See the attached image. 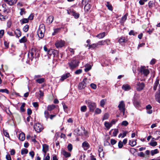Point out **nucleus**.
I'll list each match as a JSON object with an SVG mask.
<instances>
[{
  "instance_id": "obj_1",
  "label": "nucleus",
  "mask_w": 160,
  "mask_h": 160,
  "mask_svg": "<svg viewBox=\"0 0 160 160\" xmlns=\"http://www.w3.org/2000/svg\"><path fill=\"white\" fill-rule=\"evenodd\" d=\"M45 32V27L43 24H40L37 31V34L38 37L42 38L44 36Z\"/></svg>"
},
{
  "instance_id": "obj_2",
  "label": "nucleus",
  "mask_w": 160,
  "mask_h": 160,
  "mask_svg": "<svg viewBox=\"0 0 160 160\" xmlns=\"http://www.w3.org/2000/svg\"><path fill=\"white\" fill-rule=\"evenodd\" d=\"M125 105L123 101H121L119 103L118 107L119 108V110L121 113L122 112V116L124 117H126V109L125 108Z\"/></svg>"
},
{
  "instance_id": "obj_3",
  "label": "nucleus",
  "mask_w": 160,
  "mask_h": 160,
  "mask_svg": "<svg viewBox=\"0 0 160 160\" xmlns=\"http://www.w3.org/2000/svg\"><path fill=\"white\" fill-rule=\"evenodd\" d=\"M79 62L75 58H73L71 61L68 63L71 69H73L78 66Z\"/></svg>"
},
{
  "instance_id": "obj_4",
  "label": "nucleus",
  "mask_w": 160,
  "mask_h": 160,
  "mask_svg": "<svg viewBox=\"0 0 160 160\" xmlns=\"http://www.w3.org/2000/svg\"><path fill=\"white\" fill-rule=\"evenodd\" d=\"M86 104L88 105L90 112H93L94 110L96 108V104L91 101L88 100L85 101Z\"/></svg>"
},
{
  "instance_id": "obj_5",
  "label": "nucleus",
  "mask_w": 160,
  "mask_h": 160,
  "mask_svg": "<svg viewBox=\"0 0 160 160\" xmlns=\"http://www.w3.org/2000/svg\"><path fill=\"white\" fill-rule=\"evenodd\" d=\"M35 130L37 132H40L43 129L42 125L39 123H36L34 126Z\"/></svg>"
},
{
  "instance_id": "obj_6",
  "label": "nucleus",
  "mask_w": 160,
  "mask_h": 160,
  "mask_svg": "<svg viewBox=\"0 0 160 160\" xmlns=\"http://www.w3.org/2000/svg\"><path fill=\"white\" fill-rule=\"evenodd\" d=\"M139 72L142 74H143L144 75L146 76L149 73V70L147 69L145 66H141L139 70Z\"/></svg>"
},
{
  "instance_id": "obj_7",
  "label": "nucleus",
  "mask_w": 160,
  "mask_h": 160,
  "mask_svg": "<svg viewBox=\"0 0 160 160\" xmlns=\"http://www.w3.org/2000/svg\"><path fill=\"white\" fill-rule=\"evenodd\" d=\"M65 44V42L62 40L57 41L55 43V46L57 48H61L63 47Z\"/></svg>"
},
{
  "instance_id": "obj_8",
  "label": "nucleus",
  "mask_w": 160,
  "mask_h": 160,
  "mask_svg": "<svg viewBox=\"0 0 160 160\" xmlns=\"http://www.w3.org/2000/svg\"><path fill=\"white\" fill-rule=\"evenodd\" d=\"M58 53V51L54 49H51L48 51V54L50 56L53 55L54 57L57 56Z\"/></svg>"
},
{
  "instance_id": "obj_9",
  "label": "nucleus",
  "mask_w": 160,
  "mask_h": 160,
  "mask_svg": "<svg viewBox=\"0 0 160 160\" xmlns=\"http://www.w3.org/2000/svg\"><path fill=\"white\" fill-rule=\"evenodd\" d=\"M87 80L86 78H85L83 79L82 81L80 83L78 86V88L79 89H82L84 88L86 86V84L85 82V81Z\"/></svg>"
},
{
  "instance_id": "obj_10",
  "label": "nucleus",
  "mask_w": 160,
  "mask_h": 160,
  "mask_svg": "<svg viewBox=\"0 0 160 160\" xmlns=\"http://www.w3.org/2000/svg\"><path fill=\"white\" fill-rule=\"evenodd\" d=\"M144 87V84L143 82H138L137 84V89L140 91L143 89Z\"/></svg>"
},
{
  "instance_id": "obj_11",
  "label": "nucleus",
  "mask_w": 160,
  "mask_h": 160,
  "mask_svg": "<svg viewBox=\"0 0 160 160\" xmlns=\"http://www.w3.org/2000/svg\"><path fill=\"white\" fill-rule=\"evenodd\" d=\"M49 150V146L46 144H44L42 145V152L44 153V155H46V153Z\"/></svg>"
},
{
  "instance_id": "obj_12",
  "label": "nucleus",
  "mask_w": 160,
  "mask_h": 160,
  "mask_svg": "<svg viewBox=\"0 0 160 160\" xmlns=\"http://www.w3.org/2000/svg\"><path fill=\"white\" fill-rule=\"evenodd\" d=\"M71 76V75L69 72H67L62 76L60 79V80L62 81H63L65 79Z\"/></svg>"
},
{
  "instance_id": "obj_13",
  "label": "nucleus",
  "mask_w": 160,
  "mask_h": 160,
  "mask_svg": "<svg viewBox=\"0 0 160 160\" xmlns=\"http://www.w3.org/2000/svg\"><path fill=\"white\" fill-rule=\"evenodd\" d=\"M82 147L84 150H87L89 148L90 145L88 142L85 141L82 143Z\"/></svg>"
},
{
  "instance_id": "obj_14",
  "label": "nucleus",
  "mask_w": 160,
  "mask_h": 160,
  "mask_svg": "<svg viewBox=\"0 0 160 160\" xmlns=\"http://www.w3.org/2000/svg\"><path fill=\"white\" fill-rule=\"evenodd\" d=\"M5 2H6L8 5L11 6L16 3L17 0H3Z\"/></svg>"
},
{
  "instance_id": "obj_15",
  "label": "nucleus",
  "mask_w": 160,
  "mask_h": 160,
  "mask_svg": "<svg viewBox=\"0 0 160 160\" xmlns=\"http://www.w3.org/2000/svg\"><path fill=\"white\" fill-rule=\"evenodd\" d=\"M53 19V17L52 16H50L47 18L46 20L47 23L48 24H50L52 22Z\"/></svg>"
},
{
  "instance_id": "obj_16",
  "label": "nucleus",
  "mask_w": 160,
  "mask_h": 160,
  "mask_svg": "<svg viewBox=\"0 0 160 160\" xmlns=\"http://www.w3.org/2000/svg\"><path fill=\"white\" fill-rule=\"evenodd\" d=\"M62 153L66 158L69 157L71 156L70 153L66 152L64 150H63L62 151Z\"/></svg>"
},
{
  "instance_id": "obj_17",
  "label": "nucleus",
  "mask_w": 160,
  "mask_h": 160,
  "mask_svg": "<svg viewBox=\"0 0 160 160\" xmlns=\"http://www.w3.org/2000/svg\"><path fill=\"white\" fill-rule=\"evenodd\" d=\"M91 8V5L90 4L87 3L84 7V9L85 12H88Z\"/></svg>"
},
{
  "instance_id": "obj_18",
  "label": "nucleus",
  "mask_w": 160,
  "mask_h": 160,
  "mask_svg": "<svg viewBox=\"0 0 160 160\" xmlns=\"http://www.w3.org/2000/svg\"><path fill=\"white\" fill-rule=\"evenodd\" d=\"M127 41V39L124 37H122L118 40V42L120 44H122V43L125 42Z\"/></svg>"
},
{
  "instance_id": "obj_19",
  "label": "nucleus",
  "mask_w": 160,
  "mask_h": 160,
  "mask_svg": "<svg viewBox=\"0 0 160 160\" xmlns=\"http://www.w3.org/2000/svg\"><path fill=\"white\" fill-rule=\"evenodd\" d=\"M85 67L84 71L85 72H88L91 70L92 68L91 66L88 64H86L85 66Z\"/></svg>"
},
{
  "instance_id": "obj_20",
  "label": "nucleus",
  "mask_w": 160,
  "mask_h": 160,
  "mask_svg": "<svg viewBox=\"0 0 160 160\" xmlns=\"http://www.w3.org/2000/svg\"><path fill=\"white\" fill-rule=\"evenodd\" d=\"M99 47V46H98L97 43H93L91 45H89L88 46V49H95L96 48H98Z\"/></svg>"
},
{
  "instance_id": "obj_21",
  "label": "nucleus",
  "mask_w": 160,
  "mask_h": 160,
  "mask_svg": "<svg viewBox=\"0 0 160 160\" xmlns=\"http://www.w3.org/2000/svg\"><path fill=\"white\" fill-rule=\"evenodd\" d=\"M128 15V14L127 13L125 14L124 16L122 17L121 18L120 22L121 23H123L126 20L127 18V17Z\"/></svg>"
},
{
  "instance_id": "obj_22",
  "label": "nucleus",
  "mask_w": 160,
  "mask_h": 160,
  "mask_svg": "<svg viewBox=\"0 0 160 160\" xmlns=\"http://www.w3.org/2000/svg\"><path fill=\"white\" fill-rule=\"evenodd\" d=\"M35 52V49H31V51L30 52H29L28 54V55L29 56L30 55L31 56V58H32L31 59V60H32V59L34 58L33 56H34V52Z\"/></svg>"
},
{
  "instance_id": "obj_23",
  "label": "nucleus",
  "mask_w": 160,
  "mask_h": 160,
  "mask_svg": "<svg viewBox=\"0 0 160 160\" xmlns=\"http://www.w3.org/2000/svg\"><path fill=\"white\" fill-rule=\"evenodd\" d=\"M19 139L21 141H23L25 138V135L24 133L22 132L20 133L19 136Z\"/></svg>"
},
{
  "instance_id": "obj_24",
  "label": "nucleus",
  "mask_w": 160,
  "mask_h": 160,
  "mask_svg": "<svg viewBox=\"0 0 160 160\" xmlns=\"http://www.w3.org/2000/svg\"><path fill=\"white\" fill-rule=\"evenodd\" d=\"M122 88L125 91H127L130 89V87L128 84L123 85L122 86Z\"/></svg>"
},
{
  "instance_id": "obj_25",
  "label": "nucleus",
  "mask_w": 160,
  "mask_h": 160,
  "mask_svg": "<svg viewBox=\"0 0 160 160\" xmlns=\"http://www.w3.org/2000/svg\"><path fill=\"white\" fill-rule=\"evenodd\" d=\"M105 36V32H103L102 33H100L97 35L96 37L99 38L101 39L103 38Z\"/></svg>"
},
{
  "instance_id": "obj_26",
  "label": "nucleus",
  "mask_w": 160,
  "mask_h": 160,
  "mask_svg": "<svg viewBox=\"0 0 160 160\" xmlns=\"http://www.w3.org/2000/svg\"><path fill=\"white\" fill-rule=\"evenodd\" d=\"M15 34L16 35V36L18 37H20L21 35V32L20 31V30L18 29H17L14 32Z\"/></svg>"
},
{
  "instance_id": "obj_27",
  "label": "nucleus",
  "mask_w": 160,
  "mask_h": 160,
  "mask_svg": "<svg viewBox=\"0 0 160 160\" xmlns=\"http://www.w3.org/2000/svg\"><path fill=\"white\" fill-rule=\"evenodd\" d=\"M55 108V106L54 105H49L47 107V109L49 111H51L54 109Z\"/></svg>"
},
{
  "instance_id": "obj_28",
  "label": "nucleus",
  "mask_w": 160,
  "mask_h": 160,
  "mask_svg": "<svg viewBox=\"0 0 160 160\" xmlns=\"http://www.w3.org/2000/svg\"><path fill=\"white\" fill-rule=\"evenodd\" d=\"M159 79H157L153 86V89L155 91L157 89V87L159 84Z\"/></svg>"
},
{
  "instance_id": "obj_29",
  "label": "nucleus",
  "mask_w": 160,
  "mask_h": 160,
  "mask_svg": "<svg viewBox=\"0 0 160 160\" xmlns=\"http://www.w3.org/2000/svg\"><path fill=\"white\" fill-rule=\"evenodd\" d=\"M129 144L132 147H133L136 144V141L135 140H130L129 141Z\"/></svg>"
},
{
  "instance_id": "obj_30",
  "label": "nucleus",
  "mask_w": 160,
  "mask_h": 160,
  "mask_svg": "<svg viewBox=\"0 0 160 160\" xmlns=\"http://www.w3.org/2000/svg\"><path fill=\"white\" fill-rule=\"evenodd\" d=\"M155 97L156 101L160 103V92L156 94Z\"/></svg>"
},
{
  "instance_id": "obj_31",
  "label": "nucleus",
  "mask_w": 160,
  "mask_h": 160,
  "mask_svg": "<svg viewBox=\"0 0 160 160\" xmlns=\"http://www.w3.org/2000/svg\"><path fill=\"white\" fill-rule=\"evenodd\" d=\"M104 125L108 129H109L112 126L110 123L107 122H105Z\"/></svg>"
},
{
  "instance_id": "obj_32",
  "label": "nucleus",
  "mask_w": 160,
  "mask_h": 160,
  "mask_svg": "<svg viewBox=\"0 0 160 160\" xmlns=\"http://www.w3.org/2000/svg\"><path fill=\"white\" fill-rule=\"evenodd\" d=\"M44 114L45 117L46 118L47 120L49 118L50 115L48 111H45L44 112Z\"/></svg>"
},
{
  "instance_id": "obj_33",
  "label": "nucleus",
  "mask_w": 160,
  "mask_h": 160,
  "mask_svg": "<svg viewBox=\"0 0 160 160\" xmlns=\"http://www.w3.org/2000/svg\"><path fill=\"white\" fill-rule=\"evenodd\" d=\"M159 152L158 150L156 149L154 150H152L151 151V153L152 156H153L154 154L158 153Z\"/></svg>"
},
{
  "instance_id": "obj_34",
  "label": "nucleus",
  "mask_w": 160,
  "mask_h": 160,
  "mask_svg": "<svg viewBox=\"0 0 160 160\" xmlns=\"http://www.w3.org/2000/svg\"><path fill=\"white\" fill-rule=\"evenodd\" d=\"M106 6L108 8V9L109 10L111 11L112 10V5L110 4L108 2H107V4H106Z\"/></svg>"
},
{
  "instance_id": "obj_35",
  "label": "nucleus",
  "mask_w": 160,
  "mask_h": 160,
  "mask_svg": "<svg viewBox=\"0 0 160 160\" xmlns=\"http://www.w3.org/2000/svg\"><path fill=\"white\" fill-rule=\"evenodd\" d=\"M45 81L44 78H42L39 79H37L36 80V81L39 83H42L43 82Z\"/></svg>"
},
{
  "instance_id": "obj_36",
  "label": "nucleus",
  "mask_w": 160,
  "mask_h": 160,
  "mask_svg": "<svg viewBox=\"0 0 160 160\" xmlns=\"http://www.w3.org/2000/svg\"><path fill=\"white\" fill-rule=\"evenodd\" d=\"M28 150L26 148H23L21 150V154L22 155L26 154L28 153Z\"/></svg>"
},
{
  "instance_id": "obj_37",
  "label": "nucleus",
  "mask_w": 160,
  "mask_h": 160,
  "mask_svg": "<svg viewBox=\"0 0 160 160\" xmlns=\"http://www.w3.org/2000/svg\"><path fill=\"white\" fill-rule=\"evenodd\" d=\"M72 15L74 16L75 18H78L79 17V14L78 13H76L75 12H72Z\"/></svg>"
},
{
  "instance_id": "obj_38",
  "label": "nucleus",
  "mask_w": 160,
  "mask_h": 160,
  "mask_svg": "<svg viewBox=\"0 0 160 160\" xmlns=\"http://www.w3.org/2000/svg\"><path fill=\"white\" fill-rule=\"evenodd\" d=\"M87 109V108L86 106L83 105L81 107L80 110L82 112H85Z\"/></svg>"
},
{
  "instance_id": "obj_39",
  "label": "nucleus",
  "mask_w": 160,
  "mask_h": 160,
  "mask_svg": "<svg viewBox=\"0 0 160 160\" xmlns=\"http://www.w3.org/2000/svg\"><path fill=\"white\" fill-rule=\"evenodd\" d=\"M118 132V130L117 129H115L114 130L113 132L112 136H114V137L116 136L117 135Z\"/></svg>"
},
{
  "instance_id": "obj_40",
  "label": "nucleus",
  "mask_w": 160,
  "mask_h": 160,
  "mask_svg": "<svg viewBox=\"0 0 160 160\" xmlns=\"http://www.w3.org/2000/svg\"><path fill=\"white\" fill-rule=\"evenodd\" d=\"M106 101V100L105 99H102L101 100L100 102V106L102 107H103Z\"/></svg>"
},
{
  "instance_id": "obj_41",
  "label": "nucleus",
  "mask_w": 160,
  "mask_h": 160,
  "mask_svg": "<svg viewBox=\"0 0 160 160\" xmlns=\"http://www.w3.org/2000/svg\"><path fill=\"white\" fill-rule=\"evenodd\" d=\"M109 117V114L108 113H105L103 115L102 120L107 119Z\"/></svg>"
},
{
  "instance_id": "obj_42",
  "label": "nucleus",
  "mask_w": 160,
  "mask_h": 160,
  "mask_svg": "<svg viewBox=\"0 0 160 160\" xmlns=\"http://www.w3.org/2000/svg\"><path fill=\"white\" fill-rule=\"evenodd\" d=\"M27 41V39L25 36L23 37L19 40L20 43H24Z\"/></svg>"
},
{
  "instance_id": "obj_43",
  "label": "nucleus",
  "mask_w": 160,
  "mask_h": 160,
  "mask_svg": "<svg viewBox=\"0 0 160 160\" xmlns=\"http://www.w3.org/2000/svg\"><path fill=\"white\" fill-rule=\"evenodd\" d=\"M97 43L98 46L99 47V45H103L105 44L104 40H102L99 41Z\"/></svg>"
},
{
  "instance_id": "obj_44",
  "label": "nucleus",
  "mask_w": 160,
  "mask_h": 160,
  "mask_svg": "<svg viewBox=\"0 0 160 160\" xmlns=\"http://www.w3.org/2000/svg\"><path fill=\"white\" fill-rule=\"evenodd\" d=\"M29 28V26L28 25H26L23 28V31L25 32H27Z\"/></svg>"
},
{
  "instance_id": "obj_45",
  "label": "nucleus",
  "mask_w": 160,
  "mask_h": 160,
  "mask_svg": "<svg viewBox=\"0 0 160 160\" xmlns=\"http://www.w3.org/2000/svg\"><path fill=\"white\" fill-rule=\"evenodd\" d=\"M7 18V17L5 16L2 15L0 13V19L2 20H4Z\"/></svg>"
},
{
  "instance_id": "obj_46",
  "label": "nucleus",
  "mask_w": 160,
  "mask_h": 160,
  "mask_svg": "<svg viewBox=\"0 0 160 160\" xmlns=\"http://www.w3.org/2000/svg\"><path fill=\"white\" fill-rule=\"evenodd\" d=\"M25 103H23L22 104V105L20 107V111H21V112H23L25 111V109L24 108L25 107Z\"/></svg>"
},
{
  "instance_id": "obj_47",
  "label": "nucleus",
  "mask_w": 160,
  "mask_h": 160,
  "mask_svg": "<svg viewBox=\"0 0 160 160\" xmlns=\"http://www.w3.org/2000/svg\"><path fill=\"white\" fill-rule=\"evenodd\" d=\"M28 22V18H23L21 21V23L22 24H24L27 23Z\"/></svg>"
},
{
  "instance_id": "obj_48",
  "label": "nucleus",
  "mask_w": 160,
  "mask_h": 160,
  "mask_svg": "<svg viewBox=\"0 0 160 160\" xmlns=\"http://www.w3.org/2000/svg\"><path fill=\"white\" fill-rule=\"evenodd\" d=\"M105 43L107 44V45H110L111 44L110 40L109 39H107L104 40Z\"/></svg>"
},
{
  "instance_id": "obj_49",
  "label": "nucleus",
  "mask_w": 160,
  "mask_h": 160,
  "mask_svg": "<svg viewBox=\"0 0 160 160\" xmlns=\"http://www.w3.org/2000/svg\"><path fill=\"white\" fill-rule=\"evenodd\" d=\"M128 124V123L127 121H123L121 123V125L124 126H127Z\"/></svg>"
},
{
  "instance_id": "obj_50",
  "label": "nucleus",
  "mask_w": 160,
  "mask_h": 160,
  "mask_svg": "<svg viewBox=\"0 0 160 160\" xmlns=\"http://www.w3.org/2000/svg\"><path fill=\"white\" fill-rule=\"evenodd\" d=\"M67 148L68 149V150L70 152L72 151V144H68Z\"/></svg>"
},
{
  "instance_id": "obj_51",
  "label": "nucleus",
  "mask_w": 160,
  "mask_h": 160,
  "mask_svg": "<svg viewBox=\"0 0 160 160\" xmlns=\"http://www.w3.org/2000/svg\"><path fill=\"white\" fill-rule=\"evenodd\" d=\"M0 92H5L7 94H8L9 92L8 90L7 89H0Z\"/></svg>"
},
{
  "instance_id": "obj_52",
  "label": "nucleus",
  "mask_w": 160,
  "mask_h": 160,
  "mask_svg": "<svg viewBox=\"0 0 160 160\" xmlns=\"http://www.w3.org/2000/svg\"><path fill=\"white\" fill-rule=\"evenodd\" d=\"M149 145L152 147H155L157 145V143L156 142H150L149 143Z\"/></svg>"
},
{
  "instance_id": "obj_53",
  "label": "nucleus",
  "mask_w": 160,
  "mask_h": 160,
  "mask_svg": "<svg viewBox=\"0 0 160 160\" xmlns=\"http://www.w3.org/2000/svg\"><path fill=\"white\" fill-rule=\"evenodd\" d=\"M25 9L23 8H22L21 9H20V14L21 15H22L24 14H25Z\"/></svg>"
},
{
  "instance_id": "obj_54",
  "label": "nucleus",
  "mask_w": 160,
  "mask_h": 160,
  "mask_svg": "<svg viewBox=\"0 0 160 160\" xmlns=\"http://www.w3.org/2000/svg\"><path fill=\"white\" fill-rule=\"evenodd\" d=\"M82 70L81 69H79L77 70L75 72V73L76 74H79L82 73Z\"/></svg>"
},
{
  "instance_id": "obj_55",
  "label": "nucleus",
  "mask_w": 160,
  "mask_h": 160,
  "mask_svg": "<svg viewBox=\"0 0 160 160\" xmlns=\"http://www.w3.org/2000/svg\"><path fill=\"white\" fill-rule=\"evenodd\" d=\"M92 88L93 89H95L97 88V86L94 83H91L90 85Z\"/></svg>"
},
{
  "instance_id": "obj_56",
  "label": "nucleus",
  "mask_w": 160,
  "mask_h": 160,
  "mask_svg": "<svg viewBox=\"0 0 160 160\" xmlns=\"http://www.w3.org/2000/svg\"><path fill=\"white\" fill-rule=\"evenodd\" d=\"M123 146V144L122 142L120 141L118 142V146L119 148H121Z\"/></svg>"
},
{
  "instance_id": "obj_57",
  "label": "nucleus",
  "mask_w": 160,
  "mask_h": 160,
  "mask_svg": "<svg viewBox=\"0 0 160 160\" xmlns=\"http://www.w3.org/2000/svg\"><path fill=\"white\" fill-rule=\"evenodd\" d=\"M4 30H0V38H2L4 34Z\"/></svg>"
},
{
  "instance_id": "obj_58",
  "label": "nucleus",
  "mask_w": 160,
  "mask_h": 160,
  "mask_svg": "<svg viewBox=\"0 0 160 160\" xmlns=\"http://www.w3.org/2000/svg\"><path fill=\"white\" fill-rule=\"evenodd\" d=\"M136 33V32H135L133 30H131L129 33V34L130 35H133L134 36L135 35V34Z\"/></svg>"
},
{
  "instance_id": "obj_59",
  "label": "nucleus",
  "mask_w": 160,
  "mask_h": 160,
  "mask_svg": "<svg viewBox=\"0 0 160 160\" xmlns=\"http://www.w3.org/2000/svg\"><path fill=\"white\" fill-rule=\"evenodd\" d=\"M6 158L7 160H12L10 155L9 154H8L6 155Z\"/></svg>"
},
{
  "instance_id": "obj_60",
  "label": "nucleus",
  "mask_w": 160,
  "mask_h": 160,
  "mask_svg": "<svg viewBox=\"0 0 160 160\" xmlns=\"http://www.w3.org/2000/svg\"><path fill=\"white\" fill-rule=\"evenodd\" d=\"M3 133L5 136L6 137L8 138L9 137V133L6 131L3 130Z\"/></svg>"
},
{
  "instance_id": "obj_61",
  "label": "nucleus",
  "mask_w": 160,
  "mask_h": 160,
  "mask_svg": "<svg viewBox=\"0 0 160 160\" xmlns=\"http://www.w3.org/2000/svg\"><path fill=\"white\" fill-rule=\"evenodd\" d=\"M103 150V149L101 147L99 148L98 151L99 152V156H100L101 153L102 152Z\"/></svg>"
},
{
  "instance_id": "obj_62",
  "label": "nucleus",
  "mask_w": 160,
  "mask_h": 160,
  "mask_svg": "<svg viewBox=\"0 0 160 160\" xmlns=\"http://www.w3.org/2000/svg\"><path fill=\"white\" fill-rule=\"evenodd\" d=\"M156 62V60L155 59H152L150 61V63L151 65H153Z\"/></svg>"
},
{
  "instance_id": "obj_63",
  "label": "nucleus",
  "mask_w": 160,
  "mask_h": 160,
  "mask_svg": "<svg viewBox=\"0 0 160 160\" xmlns=\"http://www.w3.org/2000/svg\"><path fill=\"white\" fill-rule=\"evenodd\" d=\"M39 97L40 98H41L44 95V93L41 90H40L39 91Z\"/></svg>"
},
{
  "instance_id": "obj_64",
  "label": "nucleus",
  "mask_w": 160,
  "mask_h": 160,
  "mask_svg": "<svg viewBox=\"0 0 160 160\" xmlns=\"http://www.w3.org/2000/svg\"><path fill=\"white\" fill-rule=\"evenodd\" d=\"M50 157L49 154L48 153L47 156L43 159V160H50Z\"/></svg>"
}]
</instances>
